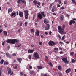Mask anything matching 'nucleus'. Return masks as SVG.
<instances>
[{
  "label": "nucleus",
  "instance_id": "e2e57ef3",
  "mask_svg": "<svg viewBox=\"0 0 76 76\" xmlns=\"http://www.w3.org/2000/svg\"><path fill=\"white\" fill-rule=\"evenodd\" d=\"M41 13L43 15L44 14V12H41Z\"/></svg>",
  "mask_w": 76,
  "mask_h": 76
},
{
  "label": "nucleus",
  "instance_id": "49530a36",
  "mask_svg": "<svg viewBox=\"0 0 76 76\" xmlns=\"http://www.w3.org/2000/svg\"><path fill=\"white\" fill-rule=\"evenodd\" d=\"M65 42V43H66V44H69V42H67V41H66V42L65 41H64Z\"/></svg>",
  "mask_w": 76,
  "mask_h": 76
},
{
  "label": "nucleus",
  "instance_id": "c756f323",
  "mask_svg": "<svg viewBox=\"0 0 76 76\" xmlns=\"http://www.w3.org/2000/svg\"><path fill=\"white\" fill-rule=\"evenodd\" d=\"M25 26H27L28 25V22H26L25 23Z\"/></svg>",
  "mask_w": 76,
  "mask_h": 76
},
{
  "label": "nucleus",
  "instance_id": "7ed1b4c3",
  "mask_svg": "<svg viewBox=\"0 0 76 76\" xmlns=\"http://www.w3.org/2000/svg\"><path fill=\"white\" fill-rule=\"evenodd\" d=\"M25 14V19H28V16H29V12L28 10H25L24 11Z\"/></svg>",
  "mask_w": 76,
  "mask_h": 76
},
{
  "label": "nucleus",
  "instance_id": "a878e982",
  "mask_svg": "<svg viewBox=\"0 0 76 76\" xmlns=\"http://www.w3.org/2000/svg\"><path fill=\"white\" fill-rule=\"evenodd\" d=\"M37 68L39 69H40V70H41V69H42L43 68V67H42V66H37Z\"/></svg>",
  "mask_w": 76,
  "mask_h": 76
},
{
  "label": "nucleus",
  "instance_id": "5701e85b",
  "mask_svg": "<svg viewBox=\"0 0 76 76\" xmlns=\"http://www.w3.org/2000/svg\"><path fill=\"white\" fill-rule=\"evenodd\" d=\"M31 56H32V55H30L28 56V58L29 59V60H31Z\"/></svg>",
  "mask_w": 76,
  "mask_h": 76
},
{
  "label": "nucleus",
  "instance_id": "69168bd1",
  "mask_svg": "<svg viewBox=\"0 0 76 76\" xmlns=\"http://www.w3.org/2000/svg\"><path fill=\"white\" fill-rule=\"evenodd\" d=\"M20 74H21V75H23V72H21Z\"/></svg>",
  "mask_w": 76,
  "mask_h": 76
},
{
  "label": "nucleus",
  "instance_id": "b1692460",
  "mask_svg": "<svg viewBox=\"0 0 76 76\" xmlns=\"http://www.w3.org/2000/svg\"><path fill=\"white\" fill-rule=\"evenodd\" d=\"M22 0H18L17 1L18 3H19V4H21V2H22Z\"/></svg>",
  "mask_w": 76,
  "mask_h": 76
},
{
  "label": "nucleus",
  "instance_id": "3c124183",
  "mask_svg": "<svg viewBox=\"0 0 76 76\" xmlns=\"http://www.w3.org/2000/svg\"><path fill=\"white\" fill-rule=\"evenodd\" d=\"M52 12H54V8H53L52 10Z\"/></svg>",
  "mask_w": 76,
  "mask_h": 76
},
{
  "label": "nucleus",
  "instance_id": "7c9ffc66",
  "mask_svg": "<svg viewBox=\"0 0 76 76\" xmlns=\"http://www.w3.org/2000/svg\"><path fill=\"white\" fill-rule=\"evenodd\" d=\"M72 3H74L75 4H76V1H75V0H72Z\"/></svg>",
  "mask_w": 76,
  "mask_h": 76
},
{
  "label": "nucleus",
  "instance_id": "680f3d73",
  "mask_svg": "<svg viewBox=\"0 0 76 76\" xmlns=\"http://www.w3.org/2000/svg\"><path fill=\"white\" fill-rule=\"evenodd\" d=\"M52 33V32H49V35H51Z\"/></svg>",
  "mask_w": 76,
  "mask_h": 76
},
{
  "label": "nucleus",
  "instance_id": "603ef678",
  "mask_svg": "<svg viewBox=\"0 0 76 76\" xmlns=\"http://www.w3.org/2000/svg\"><path fill=\"white\" fill-rule=\"evenodd\" d=\"M64 4H67V2L66 1H64Z\"/></svg>",
  "mask_w": 76,
  "mask_h": 76
},
{
  "label": "nucleus",
  "instance_id": "4468645a",
  "mask_svg": "<svg viewBox=\"0 0 76 76\" xmlns=\"http://www.w3.org/2000/svg\"><path fill=\"white\" fill-rule=\"evenodd\" d=\"M19 15L20 17H22L23 16V14L22 12H20L19 13Z\"/></svg>",
  "mask_w": 76,
  "mask_h": 76
},
{
  "label": "nucleus",
  "instance_id": "8fccbe9b",
  "mask_svg": "<svg viewBox=\"0 0 76 76\" xmlns=\"http://www.w3.org/2000/svg\"><path fill=\"white\" fill-rule=\"evenodd\" d=\"M58 3L59 4H61V1H59L58 2Z\"/></svg>",
  "mask_w": 76,
  "mask_h": 76
},
{
  "label": "nucleus",
  "instance_id": "473e14b6",
  "mask_svg": "<svg viewBox=\"0 0 76 76\" xmlns=\"http://www.w3.org/2000/svg\"><path fill=\"white\" fill-rule=\"evenodd\" d=\"M53 50H56V51H58V49L57 48H54Z\"/></svg>",
  "mask_w": 76,
  "mask_h": 76
},
{
  "label": "nucleus",
  "instance_id": "2eb2a0df",
  "mask_svg": "<svg viewBox=\"0 0 76 76\" xmlns=\"http://www.w3.org/2000/svg\"><path fill=\"white\" fill-rule=\"evenodd\" d=\"M38 18L39 19H42V15L41 14H39L38 15Z\"/></svg>",
  "mask_w": 76,
  "mask_h": 76
},
{
  "label": "nucleus",
  "instance_id": "f8f14e48",
  "mask_svg": "<svg viewBox=\"0 0 76 76\" xmlns=\"http://www.w3.org/2000/svg\"><path fill=\"white\" fill-rule=\"evenodd\" d=\"M40 32L39 31L37 30L36 32H35V35L36 36H39V33Z\"/></svg>",
  "mask_w": 76,
  "mask_h": 76
},
{
  "label": "nucleus",
  "instance_id": "5fc2aeb1",
  "mask_svg": "<svg viewBox=\"0 0 76 76\" xmlns=\"http://www.w3.org/2000/svg\"><path fill=\"white\" fill-rule=\"evenodd\" d=\"M14 69H17V66H15L14 67H13Z\"/></svg>",
  "mask_w": 76,
  "mask_h": 76
},
{
  "label": "nucleus",
  "instance_id": "bf43d9fd",
  "mask_svg": "<svg viewBox=\"0 0 76 76\" xmlns=\"http://www.w3.org/2000/svg\"><path fill=\"white\" fill-rule=\"evenodd\" d=\"M44 76H50V75H47L46 74H45L44 75Z\"/></svg>",
  "mask_w": 76,
  "mask_h": 76
},
{
  "label": "nucleus",
  "instance_id": "412c9836",
  "mask_svg": "<svg viewBox=\"0 0 76 76\" xmlns=\"http://www.w3.org/2000/svg\"><path fill=\"white\" fill-rule=\"evenodd\" d=\"M71 62L72 63H75V62H76V60L74 59H72L71 61Z\"/></svg>",
  "mask_w": 76,
  "mask_h": 76
},
{
  "label": "nucleus",
  "instance_id": "052dcab7",
  "mask_svg": "<svg viewBox=\"0 0 76 76\" xmlns=\"http://www.w3.org/2000/svg\"><path fill=\"white\" fill-rule=\"evenodd\" d=\"M41 37L42 38H44V36L42 35H41Z\"/></svg>",
  "mask_w": 76,
  "mask_h": 76
},
{
  "label": "nucleus",
  "instance_id": "4d7b16f0",
  "mask_svg": "<svg viewBox=\"0 0 76 76\" xmlns=\"http://www.w3.org/2000/svg\"><path fill=\"white\" fill-rule=\"evenodd\" d=\"M57 7H60V5L58 4L57 5Z\"/></svg>",
  "mask_w": 76,
  "mask_h": 76
},
{
  "label": "nucleus",
  "instance_id": "2f4dec72",
  "mask_svg": "<svg viewBox=\"0 0 76 76\" xmlns=\"http://www.w3.org/2000/svg\"><path fill=\"white\" fill-rule=\"evenodd\" d=\"M22 32V29L21 28H20L18 29V32L20 33Z\"/></svg>",
  "mask_w": 76,
  "mask_h": 76
},
{
  "label": "nucleus",
  "instance_id": "c85d7f7f",
  "mask_svg": "<svg viewBox=\"0 0 76 76\" xmlns=\"http://www.w3.org/2000/svg\"><path fill=\"white\" fill-rule=\"evenodd\" d=\"M4 35H7V32L6 31H4Z\"/></svg>",
  "mask_w": 76,
  "mask_h": 76
},
{
  "label": "nucleus",
  "instance_id": "c9c22d12",
  "mask_svg": "<svg viewBox=\"0 0 76 76\" xmlns=\"http://www.w3.org/2000/svg\"><path fill=\"white\" fill-rule=\"evenodd\" d=\"M21 2H22L23 3H26V2L24 0H22Z\"/></svg>",
  "mask_w": 76,
  "mask_h": 76
},
{
  "label": "nucleus",
  "instance_id": "a211bd4d",
  "mask_svg": "<svg viewBox=\"0 0 76 76\" xmlns=\"http://www.w3.org/2000/svg\"><path fill=\"white\" fill-rule=\"evenodd\" d=\"M17 59L20 63H21V61L22 60V58H18Z\"/></svg>",
  "mask_w": 76,
  "mask_h": 76
},
{
  "label": "nucleus",
  "instance_id": "f257e3e1",
  "mask_svg": "<svg viewBox=\"0 0 76 76\" xmlns=\"http://www.w3.org/2000/svg\"><path fill=\"white\" fill-rule=\"evenodd\" d=\"M65 27H66L65 25H63L61 26V27L60 26H58V28L59 30L58 32L62 35H63V34L65 35L66 34V32L64 31V29Z\"/></svg>",
  "mask_w": 76,
  "mask_h": 76
},
{
  "label": "nucleus",
  "instance_id": "20e7f679",
  "mask_svg": "<svg viewBox=\"0 0 76 76\" xmlns=\"http://www.w3.org/2000/svg\"><path fill=\"white\" fill-rule=\"evenodd\" d=\"M7 70L8 71V74L10 75L11 74V75H12L13 74V71H12V70H11V69L9 68V67H7Z\"/></svg>",
  "mask_w": 76,
  "mask_h": 76
},
{
  "label": "nucleus",
  "instance_id": "39448f33",
  "mask_svg": "<svg viewBox=\"0 0 76 76\" xmlns=\"http://www.w3.org/2000/svg\"><path fill=\"white\" fill-rule=\"evenodd\" d=\"M34 57H35V59H38L39 58V55L38 53L37 52H35L34 53Z\"/></svg>",
  "mask_w": 76,
  "mask_h": 76
},
{
  "label": "nucleus",
  "instance_id": "f704fd0d",
  "mask_svg": "<svg viewBox=\"0 0 76 76\" xmlns=\"http://www.w3.org/2000/svg\"><path fill=\"white\" fill-rule=\"evenodd\" d=\"M39 44L40 45H41L42 44V43L41 42H39Z\"/></svg>",
  "mask_w": 76,
  "mask_h": 76
},
{
  "label": "nucleus",
  "instance_id": "338daca9",
  "mask_svg": "<svg viewBox=\"0 0 76 76\" xmlns=\"http://www.w3.org/2000/svg\"><path fill=\"white\" fill-rule=\"evenodd\" d=\"M31 47H34V45H31Z\"/></svg>",
  "mask_w": 76,
  "mask_h": 76
},
{
  "label": "nucleus",
  "instance_id": "ea45409f",
  "mask_svg": "<svg viewBox=\"0 0 76 76\" xmlns=\"http://www.w3.org/2000/svg\"><path fill=\"white\" fill-rule=\"evenodd\" d=\"M58 37H59V39H61V36H60V35L58 34Z\"/></svg>",
  "mask_w": 76,
  "mask_h": 76
},
{
  "label": "nucleus",
  "instance_id": "9b49d317",
  "mask_svg": "<svg viewBox=\"0 0 76 76\" xmlns=\"http://www.w3.org/2000/svg\"><path fill=\"white\" fill-rule=\"evenodd\" d=\"M16 16V12H13L11 14V17H12L13 16H14V17H15Z\"/></svg>",
  "mask_w": 76,
  "mask_h": 76
},
{
  "label": "nucleus",
  "instance_id": "cd10ccee",
  "mask_svg": "<svg viewBox=\"0 0 76 76\" xmlns=\"http://www.w3.org/2000/svg\"><path fill=\"white\" fill-rule=\"evenodd\" d=\"M33 3H35V5L37 4H38V3H37V1H34L33 2Z\"/></svg>",
  "mask_w": 76,
  "mask_h": 76
},
{
  "label": "nucleus",
  "instance_id": "423d86ee",
  "mask_svg": "<svg viewBox=\"0 0 76 76\" xmlns=\"http://www.w3.org/2000/svg\"><path fill=\"white\" fill-rule=\"evenodd\" d=\"M48 44L50 46H53L56 44V43L52 41H50L48 42Z\"/></svg>",
  "mask_w": 76,
  "mask_h": 76
},
{
  "label": "nucleus",
  "instance_id": "e433bc0d",
  "mask_svg": "<svg viewBox=\"0 0 76 76\" xmlns=\"http://www.w3.org/2000/svg\"><path fill=\"white\" fill-rule=\"evenodd\" d=\"M64 37H65V36H64L62 37L61 39L62 40H64Z\"/></svg>",
  "mask_w": 76,
  "mask_h": 76
},
{
  "label": "nucleus",
  "instance_id": "393cba45",
  "mask_svg": "<svg viewBox=\"0 0 76 76\" xmlns=\"http://www.w3.org/2000/svg\"><path fill=\"white\" fill-rule=\"evenodd\" d=\"M58 69L59 70H61V67L60 66H58Z\"/></svg>",
  "mask_w": 76,
  "mask_h": 76
},
{
  "label": "nucleus",
  "instance_id": "864d4df0",
  "mask_svg": "<svg viewBox=\"0 0 76 76\" xmlns=\"http://www.w3.org/2000/svg\"><path fill=\"white\" fill-rule=\"evenodd\" d=\"M22 23H20V24L19 26H22Z\"/></svg>",
  "mask_w": 76,
  "mask_h": 76
},
{
  "label": "nucleus",
  "instance_id": "a19ab883",
  "mask_svg": "<svg viewBox=\"0 0 76 76\" xmlns=\"http://www.w3.org/2000/svg\"><path fill=\"white\" fill-rule=\"evenodd\" d=\"M71 56H73V54H74V52H71Z\"/></svg>",
  "mask_w": 76,
  "mask_h": 76
},
{
  "label": "nucleus",
  "instance_id": "13d9d810",
  "mask_svg": "<svg viewBox=\"0 0 76 76\" xmlns=\"http://www.w3.org/2000/svg\"><path fill=\"white\" fill-rule=\"evenodd\" d=\"M61 10H63V9H64V7H62L61 8Z\"/></svg>",
  "mask_w": 76,
  "mask_h": 76
},
{
  "label": "nucleus",
  "instance_id": "4be33fe9",
  "mask_svg": "<svg viewBox=\"0 0 76 76\" xmlns=\"http://www.w3.org/2000/svg\"><path fill=\"white\" fill-rule=\"evenodd\" d=\"M31 32H32L33 33H34V31H35V29L34 28L31 29Z\"/></svg>",
  "mask_w": 76,
  "mask_h": 76
},
{
  "label": "nucleus",
  "instance_id": "58836bf2",
  "mask_svg": "<svg viewBox=\"0 0 76 76\" xmlns=\"http://www.w3.org/2000/svg\"><path fill=\"white\" fill-rule=\"evenodd\" d=\"M34 71H30V74H32V73H34Z\"/></svg>",
  "mask_w": 76,
  "mask_h": 76
},
{
  "label": "nucleus",
  "instance_id": "4c0bfd02",
  "mask_svg": "<svg viewBox=\"0 0 76 76\" xmlns=\"http://www.w3.org/2000/svg\"><path fill=\"white\" fill-rule=\"evenodd\" d=\"M29 67L30 69H32V66H31V65L29 66Z\"/></svg>",
  "mask_w": 76,
  "mask_h": 76
},
{
  "label": "nucleus",
  "instance_id": "9d476101",
  "mask_svg": "<svg viewBox=\"0 0 76 76\" xmlns=\"http://www.w3.org/2000/svg\"><path fill=\"white\" fill-rule=\"evenodd\" d=\"M75 23V21L73 20H71L70 22L69 23V25H72V24L73 23Z\"/></svg>",
  "mask_w": 76,
  "mask_h": 76
},
{
  "label": "nucleus",
  "instance_id": "72a5a7b5",
  "mask_svg": "<svg viewBox=\"0 0 76 76\" xmlns=\"http://www.w3.org/2000/svg\"><path fill=\"white\" fill-rule=\"evenodd\" d=\"M49 64L51 67L53 66V64H52V63H51V62H49Z\"/></svg>",
  "mask_w": 76,
  "mask_h": 76
},
{
  "label": "nucleus",
  "instance_id": "37998d69",
  "mask_svg": "<svg viewBox=\"0 0 76 76\" xmlns=\"http://www.w3.org/2000/svg\"><path fill=\"white\" fill-rule=\"evenodd\" d=\"M4 43H5V41H4L2 42V45H4Z\"/></svg>",
  "mask_w": 76,
  "mask_h": 76
},
{
  "label": "nucleus",
  "instance_id": "6e6552de",
  "mask_svg": "<svg viewBox=\"0 0 76 76\" xmlns=\"http://www.w3.org/2000/svg\"><path fill=\"white\" fill-rule=\"evenodd\" d=\"M50 29V24H47L46 26L45 27V30H48Z\"/></svg>",
  "mask_w": 76,
  "mask_h": 76
},
{
  "label": "nucleus",
  "instance_id": "6e6d98bb",
  "mask_svg": "<svg viewBox=\"0 0 76 76\" xmlns=\"http://www.w3.org/2000/svg\"><path fill=\"white\" fill-rule=\"evenodd\" d=\"M12 55L13 56H16V55L15 54V53H14L12 54Z\"/></svg>",
  "mask_w": 76,
  "mask_h": 76
},
{
  "label": "nucleus",
  "instance_id": "09e8293b",
  "mask_svg": "<svg viewBox=\"0 0 76 76\" xmlns=\"http://www.w3.org/2000/svg\"><path fill=\"white\" fill-rule=\"evenodd\" d=\"M2 32H3V30L2 29L0 30V34H1V33Z\"/></svg>",
  "mask_w": 76,
  "mask_h": 76
},
{
  "label": "nucleus",
  "instance_id": "a18cd8bd",
  "mask_svg": "<svg viewBox=\"0 0 76 76\" xmlns=\"http://www.w3.org/2000/svg\"><path fill=\"white\" fill-rule=\"evenodd\" d=\"M21 45V44L18 45V46H17V48H19V47H20Z\"/></svg>",
  "mask_w": 76,
  "mask_h": 76
},
{
  "label": "nucleus",
  "instance_id": "f03ea898",
  "mask_svg": "<svg viewBox=\"0 0 76 76\" xmlns=\"http://www.w3.org/2000/svg\"><path fill=\"white\" fill-rule=\"evenodd\" d=\"M19 40L16 39H9L6 42L7 43H10V44H14L16 43H18L19 42Z\"/></svg>",
  "mask_w": 76,
  "mask_h": 76
},
{
  "label": "nucleus",
  "instance_id": "ddd939ff",
  "mask_svg": "<svg viewBox=\"0 0 76 76\" xmlns=\"http://www.w3.org/2000/svg\"><path fill=\"white\" fill-rule=\"evenodd\" d=\"M70 71H71V69L70 68H69L66 70L65 72L66 73L68 74L69 73V72H70Z\"/></svg>",
  "mask_w": 76,
  "mask_h": 76
},
{
  "label": "nucleus",
  "instance_id": "bb28decb",
  "mask_svg": "<svg viewBox=\"0 0 76 76\" xmlns=\"http://www.w3.org/2000/svg\"><path fill=\"white\" fill-rule=\"evenodd\" d=\"M4 63V60L2 59L0 61V64H3Z\"/></svg>",
  "mask_w": 76,
  "mask_h": 76
},
{
  "label": "nucleus",
  "instance_id": "1a4fd4ad",
  "mask_svg": "<svg viewBox=\"0 0 76 76\" xmlns=\"http://www.w3.org/2000/svg\"><path fill=\"white\" fill-rule=\"evenodd\" d=\"M13 10V9L12 8H10L9 9L8 12V13H10L12 12Z\"/></svg>",
  "mask_w": 76,
  "mask_h": 76
},
{
  "label": "nucleus",
  "instance_id": "79ce46f5",
  "mask_svg": "<svg viewBox=\"0 0 76 76\" xmlns=\"http://www.w3.org/2000/svg\"><path fill=\"white\" fill-rule=\"evenodd\" d=\"M53 4H54V3H53L52 4H50V7H51L53 6Z\"/></svg>",
  "mask_w": 76,
  "mask_h": 76
},
{
  "label": "nucleus",
  "instance_id": "f3484780",
  "mask_svg": "<svg viewBox=\"0 0 76 76\" xmlns=\"http://www.w3.org/2000/svg\"><path fill=\"white\" fill-rule=\"evenodd\" d=\"M44 23H45V24H47V23H48L49 22L48 21H47V19H44Z\"/></svg>",
  "mask_w": 76,
  "mask_h": 76
},
{
  "label": "nucleus",
  "instance_id": "aec40b11",
  "mask_svg": "<svg viewBox=\"0 0 76 76\" xmlns=\"http://www.w3.org/2000/svg\"><path fill=\"white\" fill-rule=\"evenodd\" d=\"M64 18V16H63V15H61L60 17V19L62 21V20H63V18Z\"/></svg>",
  "mask_w": 76,
  "mask_h": 76
},
{
  "label": "nucleus",
  "instance_id": "0eeeda50",
  "mask_svg": "<svg viewBox=\"0 0 76 76\" xmlns=\"http://www.w3.org/2000/svg\"><path fill=\"white\" fill-rule=\"evenodd\" d=\"M62 60L65 63L67 64L69 63V61H67V58H63L62 59Z\"/></svg>",
  "mask_w": 76,
  "mask_h": 76
},
{
  "label": "nucleus",
  "instance_id": "de8ad7c7",
  "mask_svg": "<svg viewBox=\"0 0 76 76\" xmlns=\"http://www.w3.org/2000/svg\"><path fill=\"white\" fill-rule=\"evenodd\" d=\"M59 44H63V42H60Z\"/></svg>",
  "mask_w": 76,
  "mask_h": 76
},
{
  "label": "nucleus",
  "instance_id": "dca6fc26",
  "mask_svg": "<svg viewBox=\"0 0 76 76\" xmlns=\"http://www.w3.org/2000/svg\"><path fill=\"white\" fill-rule=\"evenodd\" d=\"M6 56L7 57L9 58H11V55H10V54L8 53H6Z\"/></svg>",
  "mask_w": 76,
  "mask_h": 76
},
{
  "label": "nucleus",
  "instance_id": "0e129e2a",
  "mask_svg": "<svg viewBox=\"0 0 76 76\" xmlns=\"http://www.w3.org/2000/svg\"><path fill=\"white\" fill-rule=\"evenodd\" d=\"M37 7H38V8L39 9H40V8H41V7H39V6H38V5H37Z\"/></svg>",
  "mask_w": 76,
  "mask_h": 76
},
{
  "label": "nucleus",
  "instance_id": "c03bdc74",
  "mask_svg": "<svg viewBox=\"0 0 76 76\" xmlns=\"http://www.w3.org/2000/svg\"><path fill=\"white\" fill-rule=\"evenodd\" d=\"M66 17H67L68 18H69V16H70V15L68 14H67L66 15Z\"/></svg>",
  "mask_w": 76,
  "mask_h": 76
},
{
  "label": "nucleus",
  "instance_id": "774afa93",
  "mask_svg": "<svg viewBox=\"0 0 76 76\" xmlns=\"http://www.w3.org/2000/svg\"><path fill=\"white\" fill-rule=\"evenodd\" d=\"M45 35H47V34H48V33H47V32H45Z\"/></svg>",
  "mask_w": 76,
  "mask_h": 76
},
{
  "label": "nucleus",
  "instance_id": "6ab92c4d",
  "mask_svg": "<svg viewBox=\"0 0 76 76\" xmlns=\"http://www.w3.org/2000/svg\"><path fill=\"white\" fill-rule=\"evenodd\" d=\"M33 52H34V50L32 49H29L28 50V53H32Z\"/></svg>",
  "mask_w": 76,
  "mask_h": 76
}]
</instances>
